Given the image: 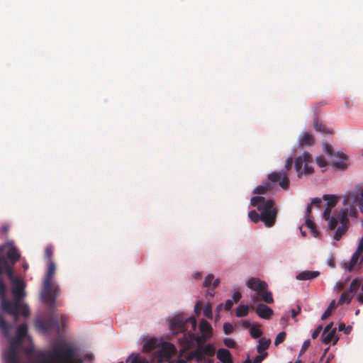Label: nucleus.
Returning a JSON list of instances; mask_svg holds the SVG:
<instances>
[{
  "instance_id": "obj_17",
  "label": "nucleus",
  "mask_w": 363,
  "mask_h": 363,
  "mask_svg": "<svg viewBox=\"0 0 363 363\" xmlns=\"http://www.w3.org/2000/svg\"><path fill=\"white\" fill-rule=\"evenodd\" d=\"M255 308L256 313L261 318L269 320L273 315L272 309L264 303L257 304Z\"/></svg>"
},
{
  "instance_id": "obj_44",
  "label": "nucleus",
  "mask_w": 363,
  "mask_h": 363,
  "mask_svg": "<svg viewBox=\"0 0 363 363\" xmlns=\"http://www.w3.org/2000/svg\"><path fill=\"white\" fill-rule=\"evenodd\" d=\"M267 356V352H264L256 356L252 363H261Z\"/></svg>"
},
{
  "instance_id": "obj_22",
  "label": "nucleus",
  "mask_w": 363,
  "mask_h": 363,
  "mask_svg": "<svg viewBox=\"0 0 363 363\" xmlns=\"http://www.w3.org/2000/svg\"><path fill=\"white\" fill-rule=\"evenodd\" d=\"M12 325L7 323L2 314L0 313V331L6 336L8 337L10 334Z\"/></svg>"
},
{
  "instance_id": "obj_48",
  "label": "nucleus",
  "mask_w": 363,
  "mask_h": 363,
  "mask_svg": "<svg viewBox=\"0 0 363 363\" xmlns=\"http://www.w3.org/2000/svg\"><path fill=\"white\" fill-rule=\"evenodd\" d=\"M316 162L320 167H324L327 165L328 162L323 156L318 157L316 158Z\"/></svg>"
},
{
  "instance_id": "obj_12",
  "label": "nucleus",
  "mask_w": 363,
  "mask_h": 363,
  "mask_svg": "<svg viewBox=\"0 0 363 363\" xmlns=\"http://www.w3.org/2000/svg\"><path fill=\"white\" fill-rule=\"evenodd\" d=\"M347 209L342 210L338 213V218L340 219V226H339L333 238L335 240H339L342 236L345 233L348 228L349 220L347 218Z\"/></svg>"
},
{
  "instance_id": "obj_63",
  "label": "nucleus",
  "mask_w": 363,
  "mask_h": 363,
  "mask_svg": "<svg viewBox=\"0 0 363 363\" xmlns=\"http://www.w3.org/2000/svg\"><path fill=\"white\" fill-rule=\"evenodd\" d=\"M357 299L359 303H363V291L357 295Z\"/></svg>"
},
{
  "instance_id": "obj_61",
  "label": "nucleus",
  "mask_w": 363,
  "mask_h": 363,
  "mask_svg": "<svg viewBox=\"0 0 363 363\" xmlns=\"http://www.w3.org/2000/svg\"><path fill=\"white\" fill-rule=\"evenodd\" d=\"M311 209H312V205L311 204H309L307 208H306V218H308L310 217V214L311 213Z\"/></svg>"
},
{
  "instance_id": "obj_32",
  "label": "nucleus",
  "mask_w": 363,
  "mask_h": 363,
  "mask_svg": "<svg viewBox=\"0 0 363 363\" xmlns=\"http://www.w3.org/2000/svg\"><path fill=\"white\" fill-rule=\"evenodd\" d=\"M127 362H130V363H150L146 359L142 358L139 356V354H131Z\"/></svg>"
},
{
  "instance_id": "obj_19",
  "label": "nucleus",
  "mask_w": 363,
  "mask_h": 363,
  "mask_svg": "<svg viewBox=\"0 0 363 363\" xmlns=\"http://www.w3.org/2000/svg\"><path fill=\"white\" fill-rule=\"evenodd\" d=\"M200 330L202 333V335L206 338H211L212 336V326L206 320H201L200 323Z\"/></svg>"
},
{
  "instance_id": "obj_43",
  "label": "nucleus",
  "mask_w": 363,
  "mask_h": 363,
  "mask_svg": "<svg viewBox=\"0 0 363 363\" xmlns=\"http://www.w3.org/2000/svg\"><path fill=\"white\" fill-rule=\"evenodd\" d=\"M292 164H293V158L292 157L288 158L286 162V164H285V169L281 170L279 173L281 174V173L284 172L286 174V177H288L287 172L291 169V168L292 167Z\"/></svg>"
},
{
  "instance_id": "obj_25",
  "label": "nucleus",
  "mask_w": 363,
  "mask_h": 363,
  "mask_svg": "<svg viewBox=\"0 0 363 363\" xmlns=\"http://www.w3.org/2000/svg\"><path fill=\"white\" fill-rule=\"evenodd\" d=\"M271 340L266 339L265 337H261L259 340V345L257 347V351L259 353L264 352L270 345Z\"/></svg>"
},
{
  "instance_id": "obj_13",
  "label": "nucleus",
  "mask_w": 363,
  "mask_h": 363,
  "mask_svg": "<svg viewBox=\"0 0 363 363\" xmlns=\"http://www.w3.org/2000/svg\"><path fill=\"white\" fill-rule=\"evenodd\" d=\"M262 301L266 303H272L274 302V298L272 296V294L267 291V289H264L259 293H255L251 295V308H255V305L260 301Z\"/></svg>"
},
{
  "instance_id": "obj_49",
  "label": "nucleus",
  "mask_w": 363,
  "mask_h": 363,
  "mask_svg": "<svg viewBox=\"0 0 363 363\" xmlns=\"http://www.w3.org/2000/svg\"><path fill=\"white\" fill-rule=\"evenodd\" d=\"M332 208H331V207H328V206L325 207V209L323 214V217L325 220H329L330 217H331L330 213L332 211Z\"/></svg>"
},
{
  "instance_id": "obj_4",
  "label": "nucleus",
  "mask_w": 363,
  "mask_h": 363,
  "mask_svg": "<svg viewBox=\"0 0 363 363\" xmlns=\"http://www.w3.org/2000/svg\"><path fill=\"white\" fill-rule=\"evenodd\" d=\"M13 284L11 293L13 297L10 305L8 314L11 315L13 319V323H16L18 320L19 315L28 317L30 313L28 306L22 302L26 296L25 293V283L23 279L16 278L13 274V279H10Z\"/></svg>"
},
{
  "instance_id": "obj_40",
  "label": "nucleus",
  "mask_w": 363,
  "mask_h": 363,
  "mask_svg": "<svg viewBox=\"0 0 363 363\" xmlns=\"http://www.w3.org/2000/svg\"><path fill=\"white\" fill-rule=\"evenodd\" d=\"M286 333L284 331L280 332L276 337L274 340V345L276 346L279 345L281 342H283L286 338Z\"/></svg>"
},
{
  "instance_id": "obj_2",
  "label": "nucleus",
  "mask_w": 363,
  "mask_h": 363,
  "mask_svg": "<svg viewBox=\"0 0 363 363\" xmlns=\"http://www.w3.org/2000/svg\"><path fill=\"white\" fill-rule=\"evenodd\" d=\"M21 252L13 241L9 240L0 245V306L3 313L8 314L11 301L6 299V286L3 280V275L8 279L13 278V267L21 259Z\"/></svg>"
},
{
  "instance_id": "obj_3",
  "label": "nucleus",
  "mask_w": 363,
  "mask_h": 363,
  "mask_svg": "<svg viewBox=\"0 0 363 363\" xmlns=\"http://www.w3.org/2000/svg\"><path fill=\"white\" fill-rule=\"evenodd\" d=\"M250 204L252 206H257L260 212L259 214L255 210L249 212L248 216L254 223L262 220L267 227H272L277 218V209L274 207V201L272 199H267L261 196H254L251 199Z\"/></svg>"
},
{
  "instance_id": "obj_10",
  "label": "nucleus",
  "mask_w": 363,
  "mask_h": 363,
  "mask_svg": "<svg viewBox=\"0 0 363 363\" xmlns=\"http://www.w3.org/2000/svg\"><path fill=\"white\" fill-rule=\"evenodd\" d=\"M344 204H355L363 213V187L357 186L353 191L347 193L344 196Z\"/></svg>"
},
{
  "instance_id": "obj_33",
  "label": "nucleus",
  "mask_w": 363,
  "mask_h": 363,
  "mask_svg": "<svg viewBox=\"0 0 363 363\" xmlns=\"http://www.w3.org/2000/svg\"><path fill=\"white\" fill-rule=\"evenodd\" d=\"M339 305H337V303H336V301L335 300H333L329 306L328 307V308L326 309V311L323 313V314L322 315V317H321V319L322 320H325L326 318H328V317H329L332 313V311L335 308H336Z\"/></svg>"
},
{
  "instance_id": "obj_57",
  "label": "nucleus",
  "mask_w": 363,
  "mask_h": 363,
  "mask_svg": "<svg viewBox=\"0 0 363 363\" xmlns=\"http://www.w3.org/2000/svg\"><path fill=\"white\" fill-rule=\"evenodd\" d=\"M233 303L231 300H227L225 303V309L230 311L233 307Z\"/></svg>"
},
{
  "instance_id": "obj_11",
  "label": "nucleus",
  "mask_w": 363,
  "mask_h": 363,
  "mask_svg": "<svg viewBox=\"0 0 363 363\" xmlns=\"http://www.w3.org/2000/svg\"><path fill=\"white\" fill-rule=\"evenodd\" d=\"M177 349L175 346L169 342H164L161 347L156 351L157 356L160 362H167L176 354Z\"/></svg>"
},
{
  "instance_id": "obj_41",
  "label": "nucleus",
  "mask_w": 363,
  "mask_h": 363,
  "mask_svg": "<svg viewBox=\"0 0 363 363\" xmlns=\"http://www.w3.org/2000/svg\"><path fill=\"white\" fill-rule=\"evenodd\" d=\"M203 315L208 318L211 319L213 318V313H212V308L211 305L210 303H207L205 305L203 308Z\"/></svg>"
},
{
  "instance_id": "obj_5",
  "label": "nucleus",
  "mask_w": 363,
  "mask_h": 363,
  "mask_svg": "<svg viewBox=\"0 0 363 363\" xmlns=\"http://www.w3.org/2000/svg\"><path fill=\"white\" fill-rule=\"evenodd\" d=\"M75 354L71 346L57 345L50 350L40 352L39 363H82L80 359H75Z\"/></svg>"
},
{
  "instance_id": "obj_9",
  "label": "nucleus",
  "mask_w": 363,
  "mask_h": 363,
  "mask_svg": "<svg viewBox=\"0 0 363 363\" xmlns=\"http://www.w3.org/2000/svg\"><path fill=\"white\" fill-rule=\"evenodd\" d=\"M35 324L38 329L44 333H47L50 330H55L58 333L60 330L58 315L55 314H52L45 319L36 320Z\"/></svg>"
},
{
  "instance_id": "obj_62",
  "label": "nucleus",
  "mask_w": 363,
  "mask_h": 363,
  "mask_svg": "<svg viewBox=\"0 0 363 363\" xmlns=\"http://www.w3.org/2000/svg\"><path fill=\"white\" fill-rule=\"evenodd\" d=\"M345 287V285L343 283H341V282H337L335 285V288L338 290V291H341L344 289Z\"/></svg>"
},
{
  "instance_id": "obj_24",
  "label": "nucleus",
  "mask_w": 363,
  "mask_h": 363,
  "mask_svg": "<svg viewBox=\"0 0 363 363\" xmlns=\"http://www.w3.org/2000/svg\"><path fill=\"white\" fill-rule=\"evenodd\" d=\"M220 284V279H214V276L213 274H208L204 280L203 282V286L204 287H210L212 286V289L213 290L216 289L218 284Z\"/></svg>"
},
{
  "instance_id": "obj_18",
  "label": "nucleus",
  "mask_w": 363,
  "mask_h": 363,
  "mask_svg": "<svg viewBox=\"0 0 363 363\" xmlns=\"http://www.w3.org/2000/svg\"><path fill=\"white\" fill-rule=\"evenodd\" d=\"M16 341L11 342V348L5 354L6 363H20L18 359V354L16 349L13 347Z\"/></svg>"
},
{
  "instance_id": "obj_53",
  "label": "nucleus",
  "mask_w": 363,
  "mask_h": 363,
  "mask_svg": "<svg viewBox=\"0 0 363 363\" xmlns=\"http://www.w3.org/2000/svg\"><path fill=\"white\" fill-rule=\"evenodd\" d=\"M10 229L8 224H4L0 228V234L6 235Z\"/></svg>"
},
{
  "instance_id": "obj_8",
  "label": "nucleus",
  "mask_w": 363,
  "mask_h": 363,
  "mask_svg": "<svg viewBox=\"0 0 363 363\" xmlns=\"http://www.w3.org/2000/svg\"><path fill=\"white\" fill-rule=\"evenodd\" d=\"M313 159L309 153H303L298 157L295 160V169L298 177L303 174H311L313 172V169L310 166Z\"/></svg>"
},
{
  "instance_id": "obj_23",
  "label": "nucleus",
  "mask_w": 363,
  "mask_h": 363,
  "mask_svg": "<svg viewBox=\"0 0 363 363\" xmlns=\"http://www.w3.org/2000/svg\"><path fill=\"white\" fill-rule=\"evenodd\" d=\"M313 143V136L308 133H304L299 138V144L301 146H311Z\"/></svg>"
},
{
  "instance_id": "obj_34",
  "label": "nucleus",
  "mask_w": 363,
  "mask_h": 363,
  "mask_svg": "<svg viewBox=\"0 0 363 363\" xmlns=\"http://www.w3.org/2000/svg\"><path fill=\"white\" fill-rule=\"evenodd\" d=\"M335 333L336 328H334L333 330L323 335V342L326 345L330 343L333 338L335 337Z\"/></svg>"
},
{
  "instance_id": "obj_16",
  "label": "nucleus",
  "mask_w": 363,
  "mask_h": 363,
  "mask_svg": "<svg viewBox=\"0 0 363 363\" xmlns=\"http://www.w3.org/2000/svg\"><path fill=\"white\" fill-rule=\"evenodd\" d=\"M335 159L333 161V167L337 169L344 170L347 167L346 161L347 156L342 152L334 154Z\"/></svg>"
},
{
  "instance_id": "obj_7",
  "label": "nucleus",
  "mask_w": 363,
  "mask_h": 363,
  "mask_svg": "<svg viewBox=\"0 0 363 363\" xmlns=\"http://www.w3.org/2000/svg\"><path fill=\"white\" fill-rule=\"evenodd\" d=\"M277 182H279V186L283 189H287L289 186V179L286 174L284 172L279 174L274 172L269 174L267 179L253 190V194H264L272 191Z\"/></svg>"
},
{
  "instance_id": "obj_39",
  "label": "nucleus",
  "mask_w": 363,
  "mask_h": 363,
  "mask_svg": "<svg viewBox=\"0 0 363 363\" xmlns=\"http://www.w3.org/2000/svg\"><path fill=\"white\" fill-rule=\"evenodd\" d=\"M53 254V248L52 246H47L45 249L44 257L48 262L52 261V257Z\"/></svg>"
},
{
  "instance_id": "obj_64",
  "label": "nucleus",
  "mask_w": 363,
  "mask_h": 363,
  "mask_svg": "<svg viewBox=\"0 0 363 363\" xmlns=\"http://www.w3.org/2000/svg\"><path fill=\"white\" fill-rule=\"evenodd\" d=\"M345 323H341L339 324V325H338L339 331H342V330H345Z\"/></svg>"
},
{
  "instance_id": "obj_26",
  "label": "nucleus",
  "mask_w": 363,
  "mask_h": 363,
  "mask_svg": "<svg viewBox=\"0 0 363 363\" xmlns=\"http://www.w3.org/2000/svg\"><path fill=\"white\" fill-rule=\"evenodd\" d=\"M28 330L27 325L22 323L17 327L16 329V337L18 341H21L26 335Z\"/></svg>"
},
{
  "instance_id": "obj_45",
  "label": "nucleus",
  "mask_w": 363,
  "mask_h": 363,
  "mask_svg": "<svg viewBox=\"0 0 363 363\" xmlns=\"http://www.w3.org/2000/svg\"><path fill=\"white\" fill-rule=\"evenodd\" d=\"M234 330V328L232 324L229 323H225L223 325V331L225 334L229 335L231 334Z\"/></svg>"
},
{
  "instance_id": "obj_59",
  "label": "nucleus",
  "mask_w": 363,
  "mask_h": 363,
  "mask_svg": "<svg viewBox=\"0 0 363 363\" xmlns=\"http://www.w3.org/2000/svg\"><path fill=\"white\" fill-rule=\"evenodd\" d=\"M67 320V316L65 315H60V322L62 327L65 325L66 322Z\"/></svg>"
},
{
  "instance_id": "obj_15",
  "label": "nucleus",
  "mask_w": 363,
  "mask_h": 363,
  "mask_svg": "<svg viewBox=\"0 0 363 363\" xmlns=\"http://www.w3.org/2000/svg\"><path fill=\"white\" fill-rule=\"evenodd\" d=\"M362 252H363V245L359 244L357 250L352 256V258L350 259L349 264H347L346 262H344L342 264V267L347 268L350 272H352V271H354V267L358 262V259Z\"/></svg>"
},
{
  "instance_id": "obj_37",
  "label": "nucleus",
  "mask_w": 363,
  "mask_h": 363,
  "mask_svg": "<svg viewBox=\"0 0 363 363\" xmlns=\"http://www.w3.org/2000/svg\"><path fill=\"white\" fill-rule=\"evenodd\" d=\"M360 286V281L357 279H354L350 286L349 289H347L348 291H350L353 296L354 294L357 291Z\"/></svg>"
},
{
  "instance_id": "obj_47",
  "label": "nucleus",
  "mask_w": 363,
  "mask_h": 363,
  "mask_svg": "<svg viewBox=\"0 0 363 363\" xmlns=\"http://www.w3.org/2000/svg\"><path fill=\"white\" fill-rule=\"evenodd\" d=\"M311 341L310 340H306L304 341L301 349L299 352V357H301L302 354L305 353V352L308 350V348L310 347Z\"/></svg>"
},
{
  "instance_id": "obj_38",
  "label": "nucleus",
  "mask_w": 363,
  "mask_h": 363,
  "mask_svg": "<svg viewBox=\"0 0 363 363\" xmlns=\"http://www.w3.org/2000/svg\"><path fill=\"white\" fill-rule=\"evenodd\" d=\"M328 220V227L330 230H334L337 227L338 223H340V219L338 218V214L336 217L331 216Z\"/></svg>"
},
{
  "instance_id": "obj_56",
  "label": "nucleus",
  "mask_w": 363,
  "mask_h": 363,
  "mask_svg": "<svg viewBox=\"0 0 363 363\" xmlns=\"http://www.w3.org/2000/svg\"><path fill=\"white\" fill-rule=\"evenodd\" d=\"M322 203V200L319 198H314L311 204L313 206H316L317 207H319L320 206V203Z\"/></svg>"
},
{
  "instance_id": "obj_28",
  "label": "nucleus",
  "mask_w": 363,
  "mask_h": 363,
  "mask_svg": "<svg viewBox=\"0 0 363 363\" xmlns=\"http://www.w3.org/2000/svg\"><path fill=\"white\" fill-rule=\"evenodd\" d=\"M353 296H354L347 290L344 291L340 296L337 305H342L345 303H350Z\"/></svg>"
},
{
  "instance_id": "obj_35",
  "label": "nucleus",
  "mask_w": 363,
  "mask_h": 363,
  "mask_svg": "<svg viewBox=\"0 0 363 363\" xmlns=\"http://www.w3.org/2000/svg\"><path fill=\"white\" fill-rule=\"evenodd\" d=\"M305 224L311 230L313 236L317 238L318 236L319 233L316 229L315 223L310 219L309 217L306 218Z\"/></svg>"
},
{
  "instance_id": "obj_31",
  "label": "nucleus",
  "mask_w": 363,
  "mask_h": 363,
  "mask_svg": "<svg viewBox=\"0 0 363 363\" xmlns=\"http://www.w3.org/2000/svg\"><path fill=\"white\" fill-rule=\"evenodd\" d=\"M157 347V341L155 339H151L146 341L143 346V350L145 352H150Z\"/></svg>"
},
{
  "instance_id": "obj_1",
  "label": "nucleus",
  "mask_w": 363,
  "mask_h": 363,
  "mask_svg": "<svg viewBox=\"0 0 363 363\" xmlns=\"http://www.w3.org/2000/svg\"><path fill=\"white\" fill-rule=\"evenodd\" d=\"M187 324H191L192 330H195L196 320L194 317L184 319L183 316L177 315L170 321L169 328L174 335L184 333L179 340L182 348L180 350L179 357L175 361H169V363H186L192 359L201 361L203 359V354H206V357H213L216 353L213 345H204L205 342L209 338H206L203 335L195 337L191 332L185 333Z\"/></svg>"
},
{
  "instance_id": "obj_58",
  "label": "nucleus",
  "mask_w": 363,
  "mask_h": 363,
  "mask_svg": "<svg viewBox=\"0 0 363 363\" xmlns=\"http://www.w3.org/2000/svg\"><path fill=\"white\" fill-rule=\"evenodd\" d=\"M333 323H329L324 329L323 330V335H324L325 333H327L328 332L330 331L331 330H333Z\"/></svg>"
},
{
  "instance_id": "obj_30",
  "label": "nucleus",
  "mask_w": 363,
  "mask_h": 363,
  "mask_svg": "<svg viewBox=\"0 0 363 363\" xmlns=\"http://www.w3.org/2000/svg\"><path fill=\"white\" fill-rule=\"evenodd\" d=\"M313 126L316 131L323 133L332 134L333 132L328 130L325 126H324L322 123H319L318 119H315L313 121Z\"/></svg>"
},
{
  "instance_id": "obj_54",
  "label": "nucleus",
  "mask_w": 363,
  "mask_h": 363,
  "mask_svg": "<svg viewBox=\"0 0 363 363\" xmlns=\"http://www.w3.org/2000/svg\"><path fill=\"white\" fill-rule=\"evenodd\" d=\"M206 354H203V359L201 361H196L198 363H214V361L209 358L210 357H206Z\"/></svg>"
},
{
  "instance_id": "obj_21",
  "label": "nucleus",
  "mask_w": 363,
  "mask_h": 363,
  "mask_svg": "<svg viewBox=\"0 0 363 363\" xmlns=\"http://www.w3.org/2000/svg\"><path fill=\"white\" fill-rule=\"evenodd\" d=\"M217 358L222 363H233L231 354L226 349H219L217 352Z\"/></svg>"
},
{
  "instance_id": "obj_51",
  "label": "nucleus",
  "mask_w": 363,
  "mask_h": 363,
  "mask_svg": "<svg viewBox=\"0 0 363 363\" xmlns=\"http://www.w3.org/2000/svg\"><path fill=\"white\" fill-rule=\"evenodd\" d=\"M203 305L200 301H198L194 306V311L196 314H199L202 310Z\"/></svg>"
},
{
  "instance_id": "obj_55",
  "label": "nucleus",
  "mask_w": 363,
  "mask_h": 363,
  "mask_svg": "<svg viewBox=\"0 0 363 363\" xmlns=\"http://www.w3.org/2000/svg\"><path fill=\"white\" fill-rule=\"evenodd\" d=\"M233 298L235 302H238L241 298V294L239 291H235L233 294Z\"/></svg>"
},
{
  "instance_id": "obj_27",
  "label": "nucleus",
  "mask_w": 363,
  "mask_h": 363,
  "mask_svg": "<svg viewBox=\"0 0 363 363\" xmlns=\"http://www.w3.org/2000/svg\"><path fill=\"white\" fill-rule=\"evenodd\" d=\"M250 308H251V304L250 306L247 305H241L238 306L235 311V315L237 317H245L248 314Z\"/></svg>"
},
{
  "instance_id": "obj_20",
  "label": "nucleus",
  "mask_w": 363,
  "mask_h": 363,
  "mask_svg": "<svg viewBox=\"0 0 363 363\" xmlns=\"http://www.w3.org/2000/svg\"><path fill=\"white\" fill-rule=\"evenodd\" d=\"M319 275H320V272H318V271H308V270H306V271H303L301 273H299L296 276V279L298 280H302V281L311 280V279H315Z\"/></svg>"
},
{
  "instance_id": "obj_60",
  "label": "nucleus",
  "mask_w": 363,
  "mask_h": 363,
  "mask_svg": "<svg viewBox=\"0 0 363 363\" xmlns=\"http://www.w3.org/2000/svg\"><path fill=\"white\" fill-rule=\"evenodd\" d=\"M301 312V307L298 306V310L296 311L294 309H292L291 310V316L292 318H296V316Z\"/></svg>"
},
{
  "instance_id": "obj_29",
  "label": "nucleus",
  "mask_w": 363,
  "mask_h": 363,
  "mask_svg": "<svg viewBox=\"0 0 363 363\" xmlns=\"http://www.w3.org/2000/svg\"><path fill=\"white\" fill-rule=\"evenodd\" d=\"M313 126L316 131L323 133L332 134L333 132L328 130L325 126H324L322 123H319L318 119H315L313 121Z\"/></svg>"
},
{
  "instance_id": "obj_14",
  "label": "nucleus",
  "mask_w": 363,
  "mask_h": 363,
  "mask_svg": "<svg viewBox=\"0 0 363 363\" xmlns=\"http://www.w3.org/2000/svg\"><path fill=\"white\" fill-rule=\"evenodd\" d=\"M247 286L250 289L255 291V293H259L260 291L267 289L268 287V285L265 281L255 277L248 279L247 281Z\"/></svg>"
},
{
  "instance_id": "obj_42",
  "label": "nucleus",
  "mask_w": 363,
  "mask_h": 363,
  "mask_svg": "<svg viewBox=\"0 0 363 363\" xmlns=\"http://www.w3.org/2000/svg\"><path fill=\"white\" fill-rule=\"evenodd\" d=\"M262 333V330L254 326L250 328V335L253 338H259L261 337Z\"/></svg>"
},
{
  "instance_id": "obj_46",
  "label": "nucleus",
  "mask_w": 363,
  "mask_h": 363,
  "mask_svg": "<svg viewBox=\"0 0 363 363\" xmlns=\"http://www.w3.org/2000/svg\"><path fill=\"white\" fill-rule=\"evenodd\" d=\"M224 345L229 348H235L236 347V342L231 338H225L223 340Z\"/></svg>"
},
{
  "instance_id": "obj_6",
  "label": "nucleus",
  "mask_w": 363,
  "mask_h": 363,
  "mask_svg": "<svg viewBox=\"0 0 363 363\" xmlns=\"http://www.w3.org/2000/svg\"><path fill=\"white\" fill-rule=\"evenodd\" d=\"M55 269V264L53 261L48 262V272L40 293L42 302L50 308H54L56 306V298L60 294V288L53 281Z\"/></svg>"
},
{
  "instance_id": "obj_36",
  "label": "nucleus",
  "mask_w": 363,
  "mask_h": 363,
  "mask_svg": "<svg viewBox=\"0 0 363 363\" xmlns=\"http://www.w3.org/2000/svg\"><path fill=\"white\" fill-rule=\"evenodd\" d=\"M324 200L327 201L326 206L333 208L337 202L336 196L333 195H324Z\"/></svg>"
},
{
  "instance_id": "obj_50",
  "label": "nucleus",
  "mask_w": 363,
  "mask_h": 363,
  "mask_svg": "<svg viewBox=\"0 0 363 363\" xmlns=\"http://www.w3.org/2000/svg\"><path fill=\"white\" fill-rule=\"evenodd\" d=\"M324 150L330 157H332L333 155V149L330 145L325 144Z\"/></svg>"
},
{
  "instance_id": "obj_52",
  "label": "nucleus",
  "mask_w": 363,
  "mask_h": 363,
  "mask_svg": "<svg viewBox=\"0 0 363 363\" xmlns=\"http://www.w3.org/2000/svg\"><path fill=\"white\" fill-rule=\"evenodd\" d=\"M322 329H323V326L322 325L318 326V328L312 333V338L313 339H316L318 337V335H320Z\"/></svg>"
}]
</instances>
